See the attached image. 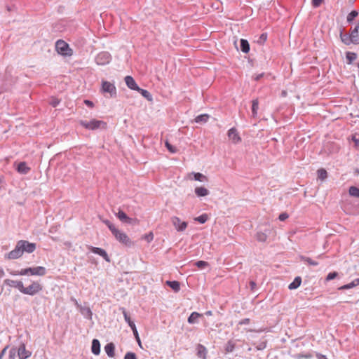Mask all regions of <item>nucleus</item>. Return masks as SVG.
Masks as SVG:
<instances>
[{"instance_id": "6", "label": "nucleus", "mask_w": 359, "mask_h": 359, "mask_svg": "<svg viewBox=\"0 0 359 359\" xmlns=\"http://www.w3.org/2000/svg\"><path fill=\"white\" fill-rule=\"evenodd\" d=\"M56 50L59 54L62 55H70L71 50L69 48V45L62 40H58L55 43Z\"/></svg>"}, {"instance_id": "17", "label": "nucleus", "mask_w": 359, "mask_h": 359, "mask_svg": "<svg viewBox=\"0 0 359 359\" xmlns=\"http://www.w3.org/2000/svg\"><path fill=\"white\" fill-rule=\"evenodd\" d=\"M124 79L126 86L130 89L136 90L138 88L139 86L137 85L135 81L131 76H126Z\"/></svg>"}, {"instance_id": "29", "label": "nucleus", "mask_w": 359, "mask_h": 359, "mask_svg": "<svg viewBox=\"0 0 359 359\" xmlns=\"http://www.w3.org/2000/svg\"><path fill=\"white\" fill-rule=\"evenodd\" d=\"M201 315L197 312H193L191 313L189 317L188 318V323L190 324H194L198 322V318Z\"/></svg>"}, {"instance_id": "45", "label": "nucleus", "mask_w": 359, "mask_h": 359, "mask_svg": "<svg viewBox=\"0 0 359 359\" xmlns=\"http://www.w3.org/2000/svg\"><path fill=\"white\" fill-rule=\"evenodd\" d=\"M195 265L199 269H203L208 265V263L205 261H198L195 263Z\"/></svg>"}, {"instance_id": "53", "label": "nucleus", "mask_w": 359, "mask_h": 359, "mask_svg": "<svg viewBox=\"0 0 359 359\" xmlns=\"http://www.w3.org/2000/svg\"><path fill=\"white\" fill-rule=\"evenodd\" d=\"M278 218L280 221H284L288 218V215L286 212H283L279 215Z\"/></svg>"}, {"instance_id": "56", "label": "nucleus", "mask_w": 359, "mask_h": 359, "mask_svg": "<svg viewBox=\"0 0 359 359\" xmlns=\"http://www.w3.org/2000/svg\"><path fill=\"white\" fill-rule=\"evenodd\" d=\"M250 286L251 290H255V288L256 287V283H255V281L251 280V281L250 282Z\"/></svg>"}, {"instance_id": "57", "label": "nucleus", "mask_w": 359, "mask_h": 359, "mask_svg": "<svg viewBox=\"0 0 359 359\" xmlns=\"http://www.w3.org/2000/svg\"><path fill=\"white\" fill-rule=\"evenodd\" d=\"M7 348H8V346H6V347H5V348L1 351V353H0V359H2V358H3L4 355L5 354V353H6V351Z\"/></svg>"}, {"instance_id": "14", "label": "nucleus", "mask_w": 359, "mask_h": 359, "mask_svg": "<svg viewBox=\"0 0 359 359\" xmlns=\"http://www.w3.org/2000/svg\"><path fill=\"white\" fill-rule=\"evenodd\" d=\"M187 179L189 180H194L196 181H199L201 182H208V177L202 173L200 172H192L189 173L187 175Z\"/></svg>"}, {"instance_id": "4", "label": "nucleus", "mask_w": 359, "mask_h": 359, "mask_svg": "<svg viewBox=\"0 0 359 359\" xmlns=\"http://www.w3.org/2000/svg\"><path fill=\"white\" fill-rule=\"evenodd\" d=\"M111 233L115 237V238L121 243L128 247L132 245L133 243L131 240L125 232L116 228L111 232Z\"/></svg>"}, {"instance_id": "23", "label": "nucleus", "mask_w": 359, "mask_h": 359, "mask_svg": "<svg viewBox=\"0 0 359 359\" xmlns=\"http://www.w3.org/2000/svg\"><path fill=\"white\" fill-rule=\"evenodd\" d=\"M195 194L198 196V197H202V196H206L209 194V191L203 187H196L195 188Z\"/></svg>"}, {"instance_id": "21", "label": "nucleus", "mask_w": 359, "mask_h": 359, "mask_svg": "<svg viewBox=\"0 0 359 359\" xmlns=\"http://www.w3.org/2000/svg\"><path fill=\"white\" fill-rule=\"evenodd\" d=\"M91 351L95 355H98L100 352V344L97 339H94L92 341Z\"/></svg>"}, {"instance_id": "48", "label": "nucleus", "mask_w": 359, "mask_h": 359, "mask_svg": "<svg viewBox=\"0 0 359 359\" xmlns=\"http://www.w3.org/2000/svg\"><path fill=\"white\" fill-rule=\"evenodd\" d=\"M311 354H299L297 356V359H311Z\"/></svg>"}, {"instance_id": "39", "label": "nucleus", "mask_w": 359, "mask_h": 359, "mask_svg": "<svg viewBox=\"0 0 359 359\" xmlns=\"http://www.w3.org/2000/svg\"><path fill=\"white\" fill-rule=\"evenodd\" d=\"M317 173H318V178L320 179V180H324L327 177V172L325 169H323V168L319 169L318 170Z\"/></svg>"}, {"instance_id": "5", "label": "nucleus", "mask_w": 359, "mask_h": 359, "mask_svg": "<svg viewBox=\"0 0 359 359\" xmlns=\"http://www.w3.org/2000/svg\"><path fill=\"white\" fill-rule=\"evenodd\" d=\"M121 310L122 311L125 320L128 323V325L130 327V328L134 334V336L135 337V339H136L137 342L138 343V345L140 346V347L142 348L141 340L139 337V334H138L137 330L136 328V326H135L134 322L131 320L130 316L128 315V313L126 312V311L124 308H121Z\"/></svg>"}, {"instance_id": "33", "label": "nucleus", "mask_w": 359, "mask_h": 359, "mask_svg": "<svg viewBox=\"0 0 359 359\" xmlns=\"http://www.w3.org/2000/svg\"><path fill=\"white\" fill-rule=\"evenodd\" d=\"M359 285V279H355L351 283L344 285L339 288V290H348L354 287L355 286Z\"/></svg>"}, {"instance_id": "54", "label": "nucleus", "mask_w": 359, "mask_h": 359, "mask_svg": "<svg viewBox=\"0 0 359 359\" xmlns=\"http://www.w3.org/2000/svg\"><path fill=\"white\" fill-rule=\"evenodd\" d=\"M266 342H261L256 346V348L257 350H263L266 348Z\"/></svg>"}, {"instance_id": "27", "label": "nucleus", "mask_w": 359, "mask_h": 359, "mask_svg": "<svg viewBox=\"0 0 359 359\" xmlns=\"http://www.w3.org/2000/svg\"><path fill=\"white\" fill-rule=\"evenodd\" d=\"M209 117H210L209 115L207 114H201V115L197 116L195 118L194 121L196 123H205L208 121Z\"/></svg>"}, {"instance_id": "55", "label": "nucleus", "mask_w": 359, "mask_h": 359, "mask_svg": "<svg viewBox=\"0 0 359 359\" xmlns=\"http://www.w3.org/2000/svg\"><path fill=\"white\" fill-rule=\"evenodd\" d=\"M84 103L88 106V107H93L94 106V104L93 102L88 100H84Z\"/></svg>"}, {"instance_id": "60", "label": "nucleus", "mask_w": 359, "mask_h": 359, "mask_svg": "<svg viewBox=\"0 0 359 359\" xmlns=\"http://www.w3.org/2000/svg\"><path fill=\"white\" fill-rule=\"evenodd\" d=\"M5 275L4 269L0 266V278H2Z\"/></svg>"}, {"instance_id": "24", "label": "nucleus", "mask_w": 359, "mask_h": 359, "mask_svg": "<svg viewBox=\"0 0 359 359\" xmlns=\"http://www.w3.org/2000/svg\"><path fill=\"white\" fill-rule=\"evenodd\" d=\"M165 284L167 285H168L170 287H171L175 292H177L180 290V283L178 281H176V280H173V281L167 280L165 282Z\"/></svg>"}, {"instance_id": "59", "label": "nucleus", "mask_w": 359, "mask_h": 359, "mask_svg": "<svg viewBox=\"0 0 359 359\" xmlns=\"http://www.w3.org/2000/svg\"><path fill=\"white\" fill-rule=\"evenodd\" d=\"M86 313H87V314H88V317H89V318H91L92 312H91V311H90V309H86Z\"/></svg>"}, {"instance_id": "42", "label": "nucleus", "mask_w": 359, "mask_h": 359, "mask_svg": "<svg viewBox=\"0 0 359 359\" xmlns=\"http://www.w3.org/2000/svg\"><path fill=\"white\" fill-rule=\"evenodd\" d=\"M102 221L104 224H105L108 226V228L109 229L111 232H112L114 229H116V227L112 223H111L108 219H102Z\"/></svg>"}, {"instance_id": "31", "label": "nucleus", "mask_w": 359, "mask_h": 359, "mask_svg": "<svg viewBox=\"0 0 359 359\" xmlns=\"http://www.w3.org/2000/svg\"><path fill=\"white\" fill-rule=\"evenodd\" d=\"M356 58V53L349 51L346 53V59L348 65H351Z\"/></svg>"}, {"instance_id": "47", "label": "nucleus", "mask_w": 359, "mask_h": 359, "mask_svg": "<svg viewBox=\"0 0 359 359\" xmlns=\"http://www.w3.org/2000/svg\"><path fill=\"white\" fill-rule=\"evenodd\" d=\"M124 359H137L135 353L133 352H128L124 357Z\"/></svg>"}, {"instance_id": "16", "label": "nucleus", "mask_w": 359, "mask_h": 359, "mask_svg": "<svg viewBox=\"0 0 359 359\" xmlns=\"http://www.w3.org/2000/svg\"><path fill=\"white\" fill-rule=\"evenodd\" d=\"M89 249L90 250V251L92 252L99 255L100 256L103 257L107 262H110L109 257L107 252L104 250L100 248H97V247H93V246H90Z\"/></svg>"}, {"instance_id": "62", "label": "nucleus", "mask_w": 359, "mask_h": 359, "mask_svg": "<svg viewBox=\"0 0 359 359\" xmlns=\"http://www.w3.org/2000/svg\"><path fill=\"white\" fill-rule=\"evenodd\" d=\"M207 316H210L212 315V312L211 311H208L205 313Z\"/></svg>"}, {"instance_id": "44", "label": "nucleus", "mask_w": 359, "mask_h": 359, "mask_svg": "<svg viewBox=\"0 0 359 359\" xmlns=\"http://www.w3.org/2000/svg\"><path fill=\"white\" fill-rule=\"evenodd\" d=\"M266 39H267V34L266 33H263L259 36L257 42L259 44H262L266 41Z\"/></svg>"}, {"instance_id": "41", "label": "nucleus", "mask_w": 359, "mask_h": 359, "mask_svg": "<svg viewBox=\"0 0 359 359\" xmlns=\"http://www.w3.org/2000/svg\"><path fill=\"white\" fill-rule=\"evenodd\" d=\"M208 215L206 214H203L195 219V220L198 221L201 224H204L208 220Z\"/></svg>"}, {"instance_id": "46", "label": "nucleus", "mask_w": 359, "mask_h": 359, "mask_svg": "<svg viewBox=\"0 0 359 359\" xmlns=\"http://www.w3.org/2000/svg\"><path fill=\"white\" fill-rule=\"evenodd\" d=\"M337 276H338V273L337 272L330 273L327 274L325 280H326V281H330V280H333L334 278H335Z\"/></svg>"}, {"instance_id": "49", "label": "nucleus", "mask_w": 359, "mask_h": 359, "mask_svg": "<svg viewBox=\"0 0 359 359\" xmlns=\"http://www.w3.org/2000/svg\"><path fill=\"white\" fill-rule=\"evenodd\" d=\"M144 239H145L148 243H150L154 239L153 233L150 232L149 233L144 235Z\"/></svg>"}, {"instance_id": "32", "label": "nucleus", "mask_w": 359, "mask_h": 359, "mask_svg": "<svg viewBox=\"0 0 359 359\" xmlns=\"http://www.w3.org/2000/svg\"><path fill=\"white\" fill-rule=\"evenodd\" d=\"M196 349L198 356L200 358L203 357L205 358L206 354V348L202 344H198Z\"/></svg>"}, {"instance_id": "10", "label": "nucleus", "mask_w": 359, "mask_h": 359, "mask_svg": "<svg viewBox=\"0 0 359 359\" xmlns=\"http://www.w3.org/2000/svg\"><path fill=\"white\" fill-rule=\"evenodd\" d=\"M171 222L177 231H183L187 227V222L182 221L177 217H172L171 218Z\"/></svg>"}, {"instance_id": "25", "label": "nucleus", "mask_w": 359, "mask_h": 359, "mask_svg": "<svg viewBox=\"0 0 359 359\" xmlns=\"http://www.w3.org/2000/svg\"><path fill=\"white\" fill-rule=\"evenodd\" d=\"M106 353L109 357H114L115 346L113 343H109L104 346Z\"/></svg>"}, {"instance_id": "20", "label": "nucleus", "mask_w": 359, "mask_h": 359, "mask_svg": "<svg viewBox=\"0 0 359 359\" xmlns=\"http://www.w3.org/2000/svg\"><path fill=\"white\" fill-rule=\"evenodd\" d=\"M17 170L21 174H27L30 170V168L28 167L25 162H20L17 167Z\"/></svg>"}, {"instance_id": "50", "label": "nucleus", "mask_w": 359, "mask_h": 359, "mask_svg": "<svg viewBox=\"0 0 359 359\" xmlns=\"http://www.w3.org/2000/svg\"><path fill=\"white\" fill-rule=\"evenodd\" d=\"M323 0H312V6L314 8H318L323 3Z\"/></svg>"}, {"instance_id": "9", "label": "nucleus", "mask_w": 359, "mask_h": 359, "mask_svg": "<svg viewBox=\"0 0 359 359\" xmlns=\"http://www.w3.org/2000/svg\"><path fill=\"white\" fill-rule=\"evenodd\" d=\"M111 55L107 52H101L95 57V62L98 65H105L109 63Z\"/></svg>"}, {"instance_id": "7", "label": "nucleus", "mask_w": 359, "mask_h": 359, "mask_svg": "<svg viewBox=\"0 0 359 359\" xmlns=\"http://www.w3.org/2000/svg\"><path fill=\"white\" fill-rule=\"evenodd\" d=\"M22 247L20 241L17 243V245L14 250H11L6 255V257L9 259H15L20 257L23 254Z\"/></svg>"}, {"instance_id": "15", "label": "nucleus", "mask_w": 359, "mask_h": 359, "mask_svg": "<svg viewBox=\"0 0 359 359\" xmlns=\"http://www.w3.org/2000/svg\"><path fill=\"white\" fill-rule=\"evenodd\" d=\"M228 137L234 144H237L241 141V138L235 128H231L229 130Z\"/></svg>"}, {"instance_id": "28", "label": "nucleus", "mask_w": 359, "mask_h": 359, "mask_svg": "<svg viewBox=\"0 0 359 359\" xmlns=\"http://www.w3.org/2000/svg\"><path fill=\"white\" fill-rule=\"evenodd\" d=\"M241 50L245 53H247L250 50V45L247 40L241 39L240 42Z\"/></svg>"}, {"instance_id": "63", "label": "nucleus", "mask_w": 359, "mask_h": 359, "mask_svg": "<svg viewBox=\"0 0 359 359\" xmlns=\"http://www.w3.org/2000/svg\"><path fill=\"white\" fill-rule=\"evenodd\" d=\"M6 8H7V11H12V8L10 6H8Z\"/></svg>"}, {"instance_id": "52", "label": "nucleus", "mask_w": 359, "mask_h": 359, "mask_svg": "<svg viewBox=\"0 0 359 359\" xmlns=\"http://www.w3.org/2000/svg\"><path fill=\"white\" fill-rule=\"evenodd\" d=\"M16 354V350L11 348L9 351V359H14Z\"/></svg>"}, {"instance_id": "37", "label": "nucleus", "mask_w": 359, "mask_h": 359, "mask_svg": "<svg viewBox=\"0 0 359 359\" xmlns=\"http://www.w3.org/2000/svg\"><path fill=\"white\" fill-rule=\"evenodd\" d=\"M348 193L351 196L359 198V188L356 187H351Z\"/></svg>"}, {"instance_id": "13", "label": "nucleus", "mask_w": 359, "mask_h": 359, "mask_svg": "<svg viewBox=\"0 0 359 359\" xmlns=\"http://www.w3.org/2000/svg\"><path fill=\"white\" fill-rule=\"evenodd\" d=\"M22 247L23 252H26L27 253H32L36 250V244L34 243H29L27 241L20 240V241Z\"/></svg>"}, {"instance_id": "1", "label": "nucleus", "mask_w": 359, "mask_h": 359, "mask_svg": "<svg viewBox=\"0 0 359 359\" xmlns=\"http://www.w3.org/2000/svg\"><path fill=\"white\" fill-rule=\"evenodd\" d=\"M46 273V269L43 266L29 267L27 269H23L18 272H17V271L11 272V274L14 275V276H15V275H20V276L32 275V276H43Z\"/></svg>"}, {"instance_id": "3", "label": "nucleus", "mask_w": 359, "mask_h": 359, "mask_svg": "<svg viewBox=\"0 0 359 359\" xmlns=\"http://www.w3.org/2000/svg\"><path fill=\"white\" fill-rule=\"evenodd\" d=\"M79 124L88 130H96L100 128H105L107 125L105 122L96 119H93L90 121L81 120L79 121Z\"/></svg>"}, {"instance_id": "12", "label": "nucleus", "mask_w": 359, "mask_h": 359, "mask_svg": "<svg viewBox=\"0 0 359 359\" xmlns=\"http://www.w3.org/2000/svg\"><path fill=\"white\" fill-rule=\"evenodd\" d=\"M32 355V352L26 349L25 344H21L18 349V355L20 359H27Z\"/></svg>"}, {"instance_id": "2", "label": "nucleus", "mask_w": 359, "mask_h": 359, "mask_svg": "<svg viewBox=\"0 0 359 359\" xmlns=\"http://www.w3.org/2000/svg\"><path fill=\"white\" fill-rule=\"evenodd\" d=\"M42 290L43 286L39 282L32 281V283L27 287H25L23 285L22 293L24 294L34 296L40 292Z\"/></svg>"}, {"instance_id": "30", "label": "nucleus", "mask_w": 359, "mask_h": 359, "mask_svg": "<svg viewBox=\"0 0 359 359\" xmlns=\"http://www.w3.org/2000/svg\"><path fill=\"white\" fill-rule=\"evenodd\" d=\"M136 90L138 91L147 100H152V95L148 90L140 88V87H138V88Z\"/></svg>"}, {"instance_id": "11", "label": "nucleus", "mask_w": 359, "mask_h": 359, "mask_svg": "<svg viewBox=\"0 0 359 359\" xmlns=\"http://www.w3.org/2000/svg\"><path fill=\"white\" fill-rule=\"evenodd\" d=\"M4 284L9 287L16 288L22 293L24 285L21 280L6 279L4 280Z\"/></svg>"}, {"instance_id": "8", "label": "nucleus", "mask_w": 359, "mask_h": 359, "mask_svg": "<svg viewBox=\"0 0 359 359\" xmlns=\"http://www.w3.org/2000/svg\"><path fill=\"white\" fill-rule=\"evenodd\" d=\"M102 91L103 93H109L110 97H115L116 95V88L115 86L107 81H103L102 83Z\"/></svg>"}, {"instance_id": "51", "label": "nucleus", "mask_w": 359, "mask_h": 359, "mask_svg": "<svg viewBox=\"0 0 359 359\" xmlns=\"http://www.w3.org/2000/svg\"><path fill=\"white\" fill-rule=\"evenodd\" d=\"M60 103V100L57 98L53 97L51 99V101L50 102V104L53 107H55L58 105Z\"/></svg>"}, {"instance_id": "19", "label": "nucleus", "mask_w": 359, "mask_h": 359, "mask_svg": "<svg viewBox=\"0 0 359 359\" xmlns=\"http://www.w3.org/2000/svg\"><path fill=\"white\" fill-rule=\"evenodd\" d=\"M339 36H340V39H341V41L344 44L350 45L351 43H353V41L352 38L351 37V35L348 34H344L342 29L340 31Z\"/></svg>"}, {"instance_id": "35", "label": "nucleus", "mask_w": 359, "mask_h": 359, "mask_svg": "<svg viewBox=\"0 0 359 359\" xmlns=\"http://www.w3.org/2000/svg\"><path fill=\"white\" fill-rule=\"evenodd\" d=\"M236 346V343L231 340H229L225 346V351L226 353H231L233 351Z\"/></svg>"}, {"instance_id": "34", "label": "nucleus", "mask_w": 359, "mask_h": 359, "mask_svg": "<svg viewBox=\"0 0 359 359\" xmlns=\"http://www.w3.org/2000/svg\"><path fill=\"white\" fill-rule=\"evenodd\" d=\"M299 257L300 260L306 262L308 264H309L311 266H317V265H318V262H317L316 261H313V259H311L309 257H305V256H303V255H299Z\"/></svg>"}, {"instance_id": "22", "label": "nucleus", "mask_w": 359, "mask_h": 359, "mask_svg": "<svg viewBox=\"0 0 359 359\" xmlns=\"http://www.w3.org/2000/svg\"><path fill=\"white\" fill-rule=\"evenodd\" d=\"M358 30H359V24L353 29V30L350 34L351 37L352 38L354 44L359 43Z\"/></svg>"}, {"instance_id": "43", "label": "nucleus", "mask_w": 359, "mask_h": 359, "mask_svg": "<svg viewBox=\"0 0 359 359\" xmlns=\"http://www.w3.org/2000/svg\"><path fill=\"white\" fill-rule=\"evenodd\" d=\"M165 144L170 152L172 154L177 152V149L175 147H173L171 144H170L168 141L165 142Z\"/></svg>"}, {"instance_id": "36", "label": "nucleus", "mask_w": 359, "mask_h": 359, "mask_svg": "<svg viewBox=\"0 0 359 359\" xmlns=\"http://www.w3.org/2000/svg\"><path fill=\"white\" fill-rule=\"evenodd\" d=\"M259 109V102L257 99L252 100V116L255 117L257 114V110Z\"/></svg>"}, {"instance_id": "40", "label": "nucleus", "mask_w": 359, "mask_h": 359, "mask_svg": "<svg viewBox=\"0 0 359 359\" xmlns=\"http://www.w3.org/2000/svg\"><path fill=\"white\" fill-rule=\"evenodd\" d=\"M358 15V13L356 11H352L348 15H347V22H351L355 18H356Z\"/></svg>"}, {"instance_id": "26", "label": "nucleus", "mask_w": 359, "mask_h": 359, "mask_svg": "<svg viewBox=\"0 0 359 359\" xmlns=\"http://www.w3.org/2000/svg\"><path fill=\"white\" fill-rule=\"evenodd\" d=\"M302 283V278L300 276H297L294 280L288 285L290 290H295L298 288Z\"/></svg>"}, {"instance_id": "61", "label": "nucleus", "mask_w": 359, "mask_h": 359, "mask_svg": "<svg viewBox=\"0 0 359 359\" xmlns=\"http://www.w3.org/2000/svg\"><path fill=\"white\" fill-rule=\"evenodd\" d=\"M262 76H263V74H258L256 76L255 79L257 81V80L260 79Z\"/></svg>"}, {"instance_id": "38", "label": "nucleus", "mask_w": 359, "mask_h": 359, "mask_svg": "<svg viewBox=\"0 0 359 359\" xmlns=\"http://www.w3.org/2000/svg\"><path fill=\"white\" fill-rule=\"evenodd\" d=\"M257 240L259 242H264L267 238V234L266 232L259 231L256 234Z\"/></svg>"}, {"instance_id": "18", "label": "nucleus", "mask_w": 359, "mask_h": 359, "mask_svg": "<svg viewBox=\"0 0 359 359\" xmlns=\"http://www.w3.org/2000/svg\"><path fill=\"white\" fill-rule=\"evenodd\" d=\"M116 217L121 221L128 224H132L133 219L127 216V215L122 210H119L116 214Z\"/></svg>"}, {"instance_id": "58", "label": "nucleus", "mask_w": 359, "mask_h": 359, "mask_svg": "<svg viewBox=\"0 0 359 359\" xmlns=\"http://www.w3.org/2000/svg\"><path fill=\"white\" fill-rule=\"evenodd\" d=\"M249 321L250 320L248 318H245L240 322V324H248L249 323Z\"/></svg>"}]
</instances>
